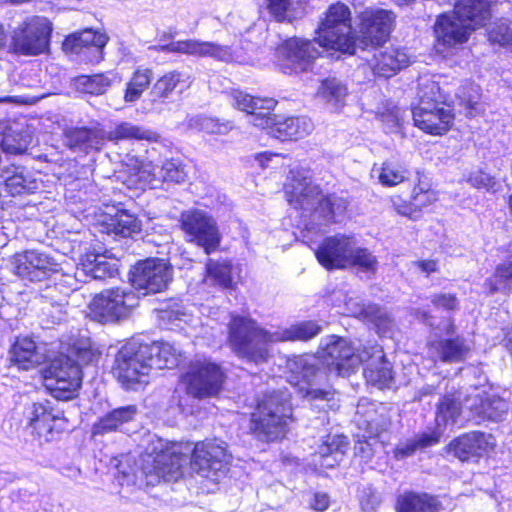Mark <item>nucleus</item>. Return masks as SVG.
Segmentation results:
<instances>
[{"instance_id":"obj_1","label":"nucleus","mask_w":512,"mask_h":512,"mask_svg":"<svg viewBox=\"0 0 512 512\" xmlns=\"http://www.w3.org/2000/svg\"><path fill=\"white\" fill-rule=\"evenodd\" d=\"M358 361L353 356V346L346 339L330 335L322 341L317 357L297 356L289 363V369L303 397L314 409L326 411L335 406V391L328 384L327 374L318 367V363L325 365L330 373L344 377L354 372Z\"/></svg>"},{"instance_id":"obj_2","label":"nucleus","mask_w":512,"mask_h":512,"mask_svg":"<svg viewBox=\"0 0 512 512\" xmlns=\"http://www.w3.org/2000/svg\"><path fill=\"white\" fill-rule=\"evenodd\" d=\"M321 327L304 321L290 327L265 329L250 317L232 316L228 325V342L240 358L262 364L270 357V345L284 341H307L318 335Z\"/></svg>"},{"instance_id":"obj_3","label":"nucleus","mask_w":512,"mask_h":512,"mask_svg":"<svg viewBox=\"0 0 512 512\" xmlns=\"http://www.w3.org/2000/svg\"><path fill=\"white\" fill-rule=\"evenodd\" d=\"M287 200L295 209L313 213L323 223L336 221L347 209L348 202L336 194L324 196L319 186L313 184L309 170L295 169L291 171V179L286 184Z\"/></svg>"},{"instance_id":"obj_4","label":"nucleus","mask_w":512,"mask_h":512,"mask_svg":"<svg viewBox=\"0 0 512 512\" xmlns=\"http://www.w3.org/2000/svg\"><path fill=\"white\" fill-rule=\"evenodd\" d=\"M291 417L290 394L283 390L272 391L258 401L249 429L260 441H277L285 436Z\"/></svg>"},{"instance_id":"obj_5","label":"nucleus","mask_w":512,"mask_h":512,"mask_svg":"<svg viewBox=\"0 0 512 512\" xmlns=\"http://www.w3.org/2000/svg\"><path fill=\"white\" fill-rule=\"evenodd\" d=\"M75 354L77 360L62 355L45 370V386L57 400L68 401L77 396L82 381L81 363H89L94 357L87 347L77 348Z\"/></svg>"},{"instance_id":"obj_6","label":"nucleus","mask_w":512,"mask_h":512,"mask_svg":"<svg viewBox=\"0 0 512 512\" xmlns=\"http://www.w3.org/2000/svg\"><path fill=\"white\" fill-rule=\"evenodd\" d=\"M152 368L146 343L132 339L116 354L112 373L125 389L138 390L149 383Z\"/></svg>"},{"instance_id":"obj_7","label":"nucleus","mask_w":512,"mask_h":512,"mask_svg":"<svg viewBox=\"0 0 512 512\" xmlns=\"http://www.w3.org/2000/svg\"><path fill=\"white\" fill-rule=\"evenodd\" d=\"M225 378V372L218 363L208 358H197L182 373L180 385L188 396L202 400L217 397Z\"/></svg>"},{"instance_id":"obj_8","label":"nucleus","mask_w":512,"mask_h":512,"mask_svg":"<svg viewBox=\"0 0 512 512\" xmlns=\"http://www.w3.org/2000/svg\"><path fill=\"white\" fill-rule=\"evenodd\" d=\"M316 39L319 47L327 50L354 53L355 39L352 33L350 10L346 5L337 3L329 7L319 26Z\"/></svg>"},{"instance_id":"obj_9","label":"nucleus","mask_w":512,"mask_h":512,"mask_svg":"<svg viewBox=\"0 0 512 512\" xmlns=\"http://www.w3.org/2000/svg\"><path fill=\"white\" fill-rule=\"evenodd\" d=\"M180 228L185 239L204 249L206 254L215 251L221 242V234L215 218L203 209H188L180 215Z\"/></svg>"},{"instance_id":"obj_10","label":"nucleus","mask_w":512,"mask_h":512,"mask_svg":"<svg viewBox=\"0 0 512 512\" xmlns=\"http://www.w3.org/2000/svg\"><path fill=\"white\" fill-rule=\"evenodd\" d=\"M138 305L131 288L116 287L96 295L90 303L93 317L101 323H113L127 318Z\"/></svg>"},{"instance_id":"obj_11","label":"nucleus","mask_w":512,"mask_h":512,"mask_svg":"<svg viewBox=\"0 0 512 512\" xmlns=\"http://www.w3.org/2000/svg\"><path fill=\"white\" fill-rule=\"evenodd\" d=\"M316 44H318L316 38L314 40L297 37L287 39L276 48L277 67L289 75L308 71L320 55Z\"/></svg>"},{"instance_id":"obj_12","label":"nucleus","mask_w":512,"mask_h":512,"mask_svg":"<svg viewBox=\"0 0 512 512\" xmlns=\"http://www.w3.org/2000/svg\"><path fill=\"white\" fill-rule=\"evenodd\" d=\"M52 23L42 16L26 18L12 36L14 50L23 55H39L49 46Z\"/></svg>"},{"instance_id":"obj_13","label":"nucleus","mask_w":512,"mask_h":512,"mask_svg":"<svg viewBox=\"0 0 512 512\" xmlns=\"http://www.w3.org/2000/svg\"><path fill=\"white\" fill-rule=\"evenodd\" d=\"M231 455L223 441L207 440L196 443L191 455V469L205 478L217 480L227 471Z\"/></svg>"},{"instance_id":"obj_14","label":"nucleus","mask_w":512,"mask_h":512,"mask_svg":"<svg viewBox=\"0 0 512 512\" xmlns=\"http://www.w3.org/2000/svg\"><path fill=\"white\" fill-rule=\"evenodd\" d=\"M172 279V268L164 260L148 258L138 262L131 276L132 286L143 295L164 290Z\"/></svg>"},{"instance_id":"obj_15","label":"nucleus","mask_w":512,"mask_h":512,"mask_svg":"<svg viewBox=\"0 0 512 512\" xmlns=\"http://www.w3.org/2000/svg\"><path fill=\"white\" fill-rule=\"evenodd\" d=\"M162 52L181 53L195 57H210L221 62H233L240 58L238 51L230 45L216 42L187 39L171 42L159 47Z\"/></svg>"},{"instance_id":"obj_16","label":"nucleus","mask_w":512,"mask_h":512,"mask_svg":"<svg viewBox=\"0 0 512 512\" xmlns=\"http://www.w3.org/2000/svg\"><path fill=\"white\" fill-rule=\"evenodd\" d=\"M444 329L447 338L432 340L427 344L429 357L434 361L458 363L464 361L470 353V343L463 336L452 337L454 325L447 321Z\"/></svg>"},{"instance_id":"obj_17","label":"nucleus","mask_w":512,"mask_h":512,"mask_svg":"<svg viewBox=\"0 0 512 512\" xmlns=\"http://www.w3.org/2000/svg\"><path fill=\"white\" fill-rule=\"evenodd\" d=\"M354 243L355 238L345 234L327 237L315 251L316 258L328 270L347 268Z\"/></svg>"},{"instance_id":"obj_18","label":"nucleus","mask_w":512,"mask_h":512,"mask_svg":"<svg viewBox=\"0 0 512 512\" xmlns=\"http://www.w3.org/2000/svg\"><path fill=\"white\" fill-rule=\"evenodd\" d=\"M495 438L485 432L472 431L465 433L447 446V451L460 461L478 459L494 449Z\"/></svg>"},{"instance_id":"obj_19","label":"nucleus","mask_w":512,"mask_h":512,"mask_svg":"<svg viewBox=\"0 0 512 512\" xmlns=\"http://www.w3.org/2000/svg\"><path fill=\"white\" fill-rule=\"evenodd\" d=\"M412 115L415 126L433 135L445 134L454 121V114L445 103L430 106L424 103L423 107H414Z\"/></svg>"},{"instance_id":"obj_20","label":"nucleus","mask_w":512,"mask_h":512,"mask_svg":"<svg viewBox=\"0 0 512 512\" xmlns=\"http://www.w3.org/2000/svg\"><path fill=\"white\" fill-rule=\"evenodd\" d=\"M230 102L235 108L250 115L249 122L254 126L266 129L272 122L271 111L276 106L272 98H256L243 91L230 93Z\"/></svg>"},{"instance_id":"obj_21","label":"nucleus","mask_w":512,"mask_h":512,"mask_svg":"<svg viewBox=\"0 0 512 512\" xmlns=\"http://www.w3.org/2000/svg\"><path fill=\"white\" fill-rule=\"evenodd\" d=\"M26 417L33 430L46 441L53 439L55 429H62L58 423L64 420L63 411L53 407L50 401L33 403L27 408Z\"/></svg>"},{"instance_id":"obj_22","label":"nucleus","mask_w":512,"mask_h":512,"mask_svg":"<svg viewBox=\"0 0 512 512\" xmlns=\"http://www.w3.org/2000/svg\"><path fill=\"white\" fill-rule=\"evenodd\" d=\"M14 264L19 277L33 282L46 279L58 269V264L47 254L34 250L17 255Z\"/></svg>"},{"instance_id":"obj_23","label":"nucleus","mask_w":512,"mask_h":512,"mask_svg":"<svg viewBox=\"0 0 512 512\" xmlns=\"http://www.w3.org/2000/svg\"><path fill=\"white\" fill-rule=\"evenodd\" d=\"M394 14L384 9L367 10L362 14L360 33L366 45H380L390 35Z\"/></svg>"},{"instance_id":"obj_24","label":"nucleus","mask_w":512,"mask_h":512,"mask_svg":"<svg viewBox=\"0 0 512 512\" xmlns=\"http://www.w3.org/2000/svg\"><path fill=\"white\" fill-rule=\"evenodd\" d=\"M434 32L438 44L453 47L466 42L473 31L472 24H466L453 10L437 17Z\"/></svg>"},{"instance_id":"obj_25","label":"nucleus","mask_w":512,"mask_h":512,"mask_svg":"<svg viewBox=\"0 0 512 512\" xmlns=\"http://www.w3.org/2000/svg\"><path fill=\"white\" fill-rule=\"evenodd\" d=\"M409 63V55L404 49L397 47L375 49L373 57L368 60V65L374 75L383 78L394 76L398 71L406 68Z\"/></svg>"},{"instance_id":"obj_26","label":"nucleus","mask_w":512,"mask_h":512,"mask_svg":"<svg viewBox=\"0 0 512 512\" xmlns=\"http://www.w3.org/2000/svg\"><path fill=\"white\" fill-rule=\"evenodd\" d=\"M139 414L137 405L131 404L114 408L102 415L92 427V434L105 435L122 431L123 427L133 422Z\"/></svg>"},{"instance_id":"obj_27","label":"nucleus","mask_w":512,"mask_h":512,"mask_svg":"<svg viewBox=\"0 0 512 512\" xmlns=\"http://www.w3.org/2000/svg\"><path fill=\"white\" fill-rule=\"evenodd\" d=\"M467 408L482 420L499 421L508 411V403L497 396L476 394L466 400Z\"/></svg>"},{"instance_id":"obj_28","label":"nucleus","mask_w":512,"mask_h":512,"mask_svg":"<svg viewBox=\"0 0 512 512\" xmlns=\"http://www.w3.org/2000/svg\"><path fill=\"white\" fill-rule=\"evenodd\" d=\"M272 122L267 128L271 129V134L282 141L297 140L309 135L314 124L308 117H288L282 120H276L272 116Z\"/></svg>"},{"instance_id":"obj_29","label":"nucleus","mask_w":512,"mask_h":512,"mask_svg":"<svg viewBox=\"0 0 512 512\" xmlns=\"http://www.w3.org/2000/svg\"><path fill=\"white\" fill-rule=\"evenodd\" d=\"M496 0H461L454 11L466 24H472V31L485 26L491 18V7Z\"/></svg>"},{"instance_id":"obj_30","label":"nucleus","mask_w":512,"mask_h":512,"mask_svg":"<svg viewBox=\"0 0 512 512\" xmlns=\"http://www.w3.org/2000/svg\"><path fill=\"white\" fill-rule=\"evenodd\" d=\"M190 85L189 75L173 70L165 73L154 83L150 94L154 102L164 103L174 92L182 93Z\"/></svg>"},{"instance_id":"obj_31","label":"nucleus","mask_w":512,"mask_h":512,"mask_svg":"<svg viewBox=\"0 0 512 512\" xmlns=\"http://www.w3.org/2000/svg\"><path fill=\"white\" fill-rule=\"evenodd\" d=\"M64 141L66 146L75 151L99 150L106 141V131L87 128L71 129L66 131Z\"/></svg>"},{"instance_id":"obj_32","label":"nucleus","mask_w":512,"mask_h":512,"mask_svg":"<svg viewBox=\"0 0 512 512\" xmlns=\"http://www.w3.org/2000/svg\"><path fill=\"white\" fill-rule=\"evenodd\" d=\"M186 463V457L182 454L161 451L153 458V470L157 477L162 478L164 481H176L182 476V468Z\"/></svg>"},{"instance_id":"obj_33","label":"nucleus","mask_w":512,"mask_h":512,"mask_svg":"<svg viewBox=\"0 0 512 512\" xmlns=\"http://www.w3.org/2000/svg\"><path fill=\"white\" fill-rule=\"evenodd\" d=\"M118 272L116 262L109 261L104 255L87 254L77 268L76 276H90L95 280L114 277Z\"/></svg>"},{"instance_id":"obj_34","label":"nucleus","mask_w":512,"mask_h":512,"mask_svg":"<svg viewBox=\"0 0 512 512\" xmlns=\"http://www.w3.org/2000/svg\"><path fill=\"white\" fill-rule=\"evenodd\" d=\"M11 361L22 370H29L43 362L35 342L29 337L18 338L10 351Z\"/></svg>"},{"instance_id":"obj_35","label":"nucleus","mask_w":512,"mask_h":512,"mask_svg":"<svg viewBox=\"0 0 512 512\" xmlns=\"http://www.w3.org/2000/svg\"><path fill=\"white\" fill-rule=\"evenodd\" d=\"M437 499L427 493L405 492L397 498L396 512H439Z\"/></svg>"},{"instance_id":"obj_36","label":"nucleus","mask_w":512,"mask_h":512,"mask_svg":"<svg viewBox=\"0 0 512 512\" xmlns=\"http://www.w3.org/2000/svg\"><path fill=\"white\" fill-rule=\"evenodd\" d=\"M408 168L401 162L388 159L379 167L374 165L371 171L372 177L378 179L383 186L392 187L404 182L409 177Z\"/></svg>"},{"instance_id":"obj_37","label":"nucleus","mask_w":512,"mask_h":512,"mask_svg":"<svg viewBox=\"0 0 512 512\" xmlns=\"http://www.w3.org/2000/svg\"><path fill=\"white\" fill-rule=\"evenodd\" d=\"M349 445L348 438L344 435L328 436L318 448L317 454L321 457L320 466L333 468L343 458Z\"/></svg>"},{"instance_id":"obj_38","label":"nucleus","mask_w":512,"mask_h":512,"mask_svg":"<svg viewBox=\"0 0 512 512\" xmlns=\"http://www.w3.org/2000/svg\"><path fill=\"white\" fill-rule=\"evenodd\" d=\"M159 138L156 132L130 122H122L113 130L106 132V140L114 142L120 140H146L148 142H157Z\"/></svg>"},{"instance_id":"obj_39","label":"nucleus","mask_w":512,"mask_h":512,"mask_svg":"<svg viewBox=\"0 0 512 512\" xmlns=\"http://www.w3.org/2000/svg\"><path fill=\"white\" fill-rule=\"evenodd\" d=\"M141 226V222L137 217L127 212L116 214L103 225L105 232L115 237H130L140 233Z\"/></svg>"},{"instance_id":"obj_40","label":"nucleus","mask_w":512,"mask_h":512,"mask_svg":"<svg viewBox=\"0 0 512 512\" xmlns=\"http://www.w3.org/2000/svg\"><path fill=\"white\" fill-rule=\"evenodd\" d=\"M148 352L151 354L152 367L158 369L173 368L178 364L180 351L167 342L146 343Z\"/></svg>"},{"instance_id":"obj_41","label":"nucleus","mask_w":512,"mask_h":512,"mask_svg":"<svg viewBox=\"0 0 512 512\" xmlns=\"http://www.w3.org/2000/svg\"><path fill=\"white\" fill-rule=\"evenodd\" d=\"M269 13L275 20L292 21L304 13L307 0H265Z\"/></svg>"},{"instance_id":"obj_42","label":"nucleus","mask_w":512,"mask_h":512,"mask_svg":"<svg viewBox=\"0 0 512 512\" xmlns=\"http://www.w3.org/2000/svg\"><path fill=\"white\" fill-rule=\"evenodd\" d=\"M107 37L92 29H85L79 33L68 36L64 42V49L72 53H80L82 47L95 46L98 49L105 46Z\"/></svg>"},{"instance_id":"obj_43","label":"nucleus","mask_w":512,"mask_h":512,"mask_svg":"<svg viewBox=\"0 0 512 512\" xmlns=\"http://www.w3.org/2000/svg\"><path fill=\"white\" fill-rule=\"evenodd\" d=\"M318 96L333 110H339L345 104L347 87L338 79H325L318 89Z\"/></svg>"},{"instance_id":"obj_44","label":"nucleus","mask_w":512,"mask_h":512,"mask_svg":"<svg viewBox=\"0 0 512 512\" xmlns=\"http://www.w3.org/2000/svg\"><path fill=\"white\" fill-rule=\"evenodd\" d=\"M153 78V72L149 68H137L130 80L127 82L124 94L126 103H133L139 100L143 92L149 87Z\"/></svg>"},{"instance_id":"obj_45","label":"nucleus","mask_w":512,"mask_h":512,"mask_svg":"<svg viewBox=\"0 0 512 512\" xmlns=\"http://www.w3.org/2000/svg\"><path fill=\"white\" fill-rule=\"evenodd\" d=\"M461 413L460 399L455 395H446L440 401L436 410L435 421L438 429L454 424Z\"/></svg>"},{"instance_id":"obj_46","label":"nucleus","mask_w":512,"mask_h":512,"mask_svg":"<svg viewBox=\"0 0 512 512\" xmlns=\"http://www.w3.org/2000/svg\"><path fill=\"white\" fill-rule=\"evenodd\" d=\"M439 441V434L435 432L422 433L416 435L412 439L399 444L395 451V457L397 459H403L413 455L418 449L426 448L437 444Z\"/></svg>"},{"instance_id":"obj_47","label":"nucleus","mask_w":512,"mask_h":512,"mask_svg":"<svg viewBox=\"0 0 512 512\" xmlns=\"http://www.w3.org/2000/svg\"><path fill=\"white\" fill-rule=\"evenodd\" d=\"M159 319L171 329H183V324L190 323L193 320V316L183 304L174 302L166 308L159 310Z\"/></svg>"},{"instance_id":"obj_48","label":"nucleus","mask_w":512,"mask_h":512,"mask_svg":"<svg viewBox=\"0 0 512 512\" xmlns=\"http://www.w3.org/2000/svg\"><path fill=\"white\" fill-rule=\"evenodd\" d=\"M367 381L380 388L386 387L393 379L391 364L386 360H377L367 364L364 369Z\"/></svg>"},{"instance_id":"obj_49","label":"nucleus","mask_w":512,"mask_h":512,"mask_svg":"<svg viewBox=\"0 0 512 512\" xmlns=\"http://www.w3.org/2000/svg\"><path fill=\"white\" fill-rule=\"evenodd\" d=\"M419 99L416 107H423L424 103L427 106L444 103V96L442 95L438 82L429 76H422L418 79V92Z\"/></svg>"},{"instance_id":"obj_50","label":"nucleus","mask_w":512,"mask_h":512,"mask_svg":"<svg viewBox=\"0 0 512 512\" xmlns=\"http://www.w3.org/2000/svg\"><path fill=\"white\" fill-rule=\"evenodd\" d=\"M112 79L109 74L82 75L76 78L75 85L83 93L91 95L104 94L111 86Z\"/></svg>"},{"instance_id":"obj_51","label":"nucleus","mask_w":512,"mask_h":512,"mask_svg":"<svg viewBox=\"0 0 512 512\" xmlns=\"http://www.w3.org/2000/svg\"><path fill=\"white\" fill-rule=\"evenodd\" d=\"M490 293L512 290V261L499 264L492 277L485 281Z\"/></svg>"},{"instance_id":"obj_52","label":"nucleus","mask_w":512,"mask_h":512,"mask_svg":"<svg viewBox=\"0 0 512 512\" xmlns=\"http://www.w3.org/2000/svg\"><path fill=\"white\" fill-rule=\"evenodd\" d=\"M136 170L137 181L142 187L155 189L162 185L161 169L151 161H141Z\"/></svg>"},{"instance_id":"obj_53","label":"nucleus","mask_w":512,"mask_h":512,"mask_svg":"<svg viewBox=\"0 0 512 512\" xmlns=\"http://www.w3.org/2000/svg\"><path fill=\"white\" fill-rule=\"evenodd\" d=\"M208 278L223 288H231L232 265L228 261H214L210 259L206 264Z\"/></svg>"},{"instance_id":"obj_54","label":"nucleus","mask_w":512,"mask_h":512,"mask_svg":"<svg viewBox=\"0 0 512 512\" xmlns=\"http://www.w3.org/2000/svg\"><path fill=\"white\" fill-rule=\"evenodd\" d=\"M457 97L462 108L460 112L464 113L467 117H474L481 112L477 86L470 85L469 87L459 88Z\"/></svg>"},{"instance_id":"obj_55","label":"nucleus","mask_w":512,"mask_h":512,"mask_svg":"<svg viewBox=\"0 0 512 512\" xmlns=\"http://www.w3.org/2000/svg\"><path fill=\"white\" fill-rule=\"evenodd\" d=\"M377 329L378 334L386 336L394 327V320L390 314L376 304H368V317L365 320Z\"/></svg>"},{"instance_id":"obj_56","label":"nucleus","mask_w":512,"mask_h":512,"mask_svg":"<svg viewBox=\"0 0 512 512\" xmlns=\"http://www.w3.org/2000/svg\"><path fill=\"white\" fill-rule=\"evenodd\" d=\"M349 259V266H357L361 271L375 273L378 261L367 248L359 247L355 240L353 251Z\"/></svg>"},{"instance_id":"obj_57","label":"nucleus","mask_w":512,"mask_h":512,"mask_svg":"<svg viewBox=\"0 0 512 512\" xmlns=\"http://www.w3.org/2000/svg\"><path fill=\"white\" fill-rule=\"evenodd\" d=\"M161 169L162 183H183L187 179L185 165L180 159L171 158L163 162Z\"/></svg>"},{"instance_id":"obj_58","label":"nucleus","mask_w":512,"mask_h":512,"mask_svg":"<svg viewBox=\"0 0 512 512\" xmlns=\"http://www.w3.org/2000/svg\"><path fill=\"white\" fill-rule=\"evenodd\" d=\"M5 185L11 195L22 194L31 189V182L27 180L22 172L17 171L5 178Z\"/></svg>"},{"instance_id":"obj_59","label":"nucleus","mask_w":512,"mask_h":512,"mask_svg":"<svg viewBox=\"0 0 512 512\" xmlns=\"http://www.w3.org/2000/svg\"><path fill=\"white\" fill-rule=\"evenodd\" d=\"M353 356L358 358V362L355 364V369L364 362H367V364L377 361V360H384V353L380 346L373 345L371 347H364L362 350L355 349L353 347Z\"/></svg>"},{"instance_id":"obj_60","label":"nucleus","mask_w":512,"mask_h":512,"mask_svg":"<svg viewBox=\"0 0 512 512\" xmlns=\"http://www.w3.org/2000/svg\"><path fill=\"white\" fill-rule=\"evenodd\" d=\"M468 182L475 188L485 189L488 192H495L497 182L494 177L483 172V171H475L470 174L468 178Z\"/></svg>"},{"instance_id":"obj_61","label":"nucleus","mask_w":512,"mask_h":512,"mask_svg":"<svg viewBox=\"0 0 512 512\" xmlns=\"http://www.w3.org/2000/svg\"><path fill=\"white\" fill-rule=\"evenodd\" d=\"M412 200V204L415 207L422 208L435 201L436 194L430 189H426L421 185H417L412 191Z\"/></svg>"},{"instance_id":"obj_62","label":"nucleus","mask_w":512,"mask_h":512,"mask_svg":"<svg viewBox=\"0 0 512 512\" xmlns=\"http://www.w3.org/2000/svg\"><path fill=\"white\" fill-rule=\"evenodd\" d=\"M189 126L198 128L199 130H203L211 134L220 132V126L217 121L206 116H197L191 118L189 120Z\"/></svg>"},{"instance_id":"obj_63","label":"nucleus","mask_w":512,"mask_h":512,"mask_svg":"<svg viewBox=\"0 0 512 512\" xmlns=\"http://www.w3.org/2000/svg\"><path fill=\"white\" fill-rule=\"evenodd\" d=\"M489 40L500 45H512V31L504 25L495 26L489 31Z\"/></svg>"},{"instance_id":"obj_64","label":"nucleus","mask_w":512,"mask_h":512,"mask_svg":"<svg viewBox=\"0 0 512 512\" xmlns=\"http://www.w3.org/2000/svg\"><path fill=\"white\" fill-rule=\"evenodd\" d=\"M345 311L348 315L360 318L364 321L368 317V305L351 297L345 300Z\"/></svg>"}]
</instances>
